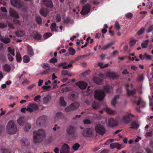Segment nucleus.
Returning <instances> with one entry per match:
<instances>
[{"label":"nucleus","mask_w":153,"mask_h":153,"mask_svg":"<svg viewBox=\"0 0 153 153\" xmlns=\"http://www.w3.org/2000/svg\"><path fill=\"white\" fill-rule=\"evenodd\" d=\"M111 87L109 85H106L104 86L103 90L96 89L95 91L94 97L96 99L100 101L102 100L105 96L104 91L106 93H109L110 91Z\"/></svg>","instance_id":"nucleus-1"},{"label":"nucleus","mask_w":153,"mask_h":153,"mask_svg":"<svg viewBox=\"0 0 153 153\" xmlns=\"http://www.w3.org/2000/svg\"><path fill=\"white\" fill-rule=\"evenodd\" d=\"M33 134V142L36 143H40L45 136L44 131L42 129L34 131Z\"/></svg>","instance_id":"nucleus-2"},{"label":"nucleus","mask_w":153,"mask_h":153,"mask_svg":"<svg viewBox=\"0 0 153 153\" xmlns=\"http://www.w3.org/2000/svg\"><path fill=\"white\" fill-rule=\"evenodd\" d=\"M7 132L9 134H14L18 131L17 127L14 122L10 120L8 123L6 127Z\"/></svg>","instance_id":"nucleus-3"},{"label":"nucleus","mask_w":153,"mask_h":153,"mask_svg":"<svg viewBox=\"0 0 153 153\" xmlns=\"http://www.w3.org/2000/svg\"><path fill=\"white\" fill-rule=\"evenodd\" d=\"M9 13L10 16L14 18L13 22L14 23L17 25H20L21 22L20 20L16 19L19 18V16L18 13L12 8L9 9Z\"/></svg>","instance_id":"nucleus-4"},{"label":"nucleus","mask_w":153,"mask_h":153,"mask_svg":"<svg viewBox=\"0 0 153 153\" xmlns=\"http://www.w3.org/2000/svg\"><path fill=\"white\" fill-rule=\"evenodd\" d=\"M95 130L97 133L102 135L105 134L106 132L105 127L103 125L100 124H98L96 126Z\"/></svg>","instance_id":"nucleus-5"},{"label":"nucleus","mask_w":153,"mask_h":153,"mask_svg":"<svg viewBox=\"0 0 153 153\" xmlns=\"http://www.w3.org/2000/svg\"><path fill=\"white\" fill-rule=\"evenodd\" d=\"M11 4L14 7L18 8H22L23 7V3L21 0H11Z\"/></svg>","instance_id":"nucleus-6"},{"label":"nucleus","mask_w":153,"mask_h":153,"mask_svg":"<svg viewBox=\"0 0 153 153\" xmlns=\"http://www.w3.org/2000/svg\"><path fill=\"white\" fill-rule=\"evenodd\" d=\"M79 106V104L78 102H75L71 104L70 106L66 108L65 111L68 112L75 109H77Z\"/></svg>","instance_id":"nucleus-7"},{"label":"nucleus","mask_w":153,"mask_h":153,"mask_svg":"<svg viewBox=\"0 0 153 153\" xmlns=\"http://www.w3.org/2000/svg\"><path fill=\"white\" fill-rule=\"evenodd\" d=\"M76 129L73 126H70L67 128L66 131L69 135L72 137H75L74 134Z\"/></svg>","instance_id":"nucleus-8"},{"label":"nucleus","mask_w":153,"mask_h":153,"mask_svg":"<svg viewBox=\"0 0 153 153\" xmlns=\"http://www.w3.org/2000/svg\"><path fill=\"white\" fill-rule=\"evenodd\" d=\"M74 62V61H72L71 62V63L68 64L67 65H67V63L66 62H64L61 63L56 66H57L59 68L62 67L64 69H67L71 68L72 66V64H73Z\"/></svg>","instance_id":"nucleus-9"},{"label":"nucleus","mask_w":153,"mask_h":153,"mask_svg":"<svg viewBox=\"0 0 153 153\" xmlns=\"http://www.w3.org/2000/svg\"><path fill=\"white\" fill-rule=\"evenodd\" d=\"M82 134L84 137H89L92 136L93 132L90 128H87L83 130Z\"/></svg>","instance_id":"nucleus-10"},{"label":"nucleus","mask_w":153,"mask_h":153,"mask_svg":"<svg viewBox=\"0 0 153 153\" xmlns=\"http://www.w3.org/2000/svg\"><path fill=\"white\" fill-rule=\"evenodd\" d=\"M91 7L88 4H86L85 6L83 7L82 10L81 12V14L82 15H85L88 14L90 11Z\"/></svg>","instance_id":"nucleus-11"},{"label":"nucleus","mask_w":153,"mask_h":153,"mask_svg":"<svg viewBox=\"0 0 153 153\" xmlns=\"http://www.w3.org/2000/svg\"><path fill=\"white\" fill-rule=\"evenodd\" d=\"M47 120V117L45 115L39 117L37 119L36 123L37 125H41Z\"/></svg>","instance_id":"nucleus-12"},{"label":"nucleus","mask_w":153,"mask_h":153,"mask_svg":"<svg viewBox=\"0 0 153 153\" xmlns=\"http://www.w3.org/2000/svg\"><path fill=\"white\" fill-rule=\"evenodd\" d=\"M107 76L112 79H116L119 77V76L116 73L111 72H108Z\"/></svg>","instance_id":"nucleus-13"},{"label":"nucleus","mask_w":153,"mask_h":153,"mask_svg":"<svg viewBox=\"0 0 153 153\" xmlns=\"http://www.w3.org/2000/svg\"><path fill=\"white\" fill-rule=\"evenodd\" d=\"M76 85L81 89H85L88 85L86 83L83 81L79 82L76 83Z\"/></svg>","instance_id":"nucleus-14"},{"label":"nucleus","mask_w":153,"mask_h":153,"mask_svg":"<svg viewBox=\"0 0 153 153\" xmlns=\"http://www.w3.org/2000/svg\"><path fill=\"white\" fill-rule=\"evenodd\" d=\"M17 122L20 126L24 125L25 123V119L24 116H21L17 120Z\"/></svg>","instance_id":"nucleus-15"},{"label":"nucleus","mask_w":153,"mask_h":153,"mask_svg":"<svg viewBox=\"0 0 153 153\" xmlns=\"http://www.w3.org/2000/svg\"><path fill=\"white\" fill-rule=\"evenodd\" d=\"M108 125L111 127L115 126H117V122L113 118H110L108 120Z\"/></svg>","instance_id":"nucleus-16"},{"label":"nucleus","mask_w":153,"mask_h":153,"mask_svg":"<svg viewBox=\"0 0 153 153\" xmlns=\"http://www.w3.org/2000/svg\"><path fill=\"white\" fill-rule=\"evenodd\" d=\"M94 82L97 84H102L103 82V80L97 77H95L93 78Z\"/></svg>","instance_id":"nucleus-17"},{"label":"nucleus","mask_w":153,"mask_h":153,"mask_svg":"<svg viewBox=\"0 0 153 153\" xmlns=\"http://www.w3.org/2000/svg\"><path fill=\"white\" fill-rule=\"evenodd\" d=\"M63 150L60 152V153H68L70 151V148L66 144H65L63 146Z\"/></svg>","instance_id":"nucleus-18"},{"label":"nucleus","mask_w":153,"mask_h":153,"mask_svg":"<svg viewBox=\"0 0 153 153\" xmlns=\"http://www.w3.org/2000/svg\"><path fill=\"white\" fill-rule=\"evenodd\" d=\"M64 117V115L63 113L60 112H57L55 116V120L59 119H62Z\"/></svg>","instance_id":"nucleus-19"},{"label":"nucleus","mask_w":153,"mask_h":153,"mask_svg":"<svg viewBox=\"0 0 153 153\" xmlns=\"http://www.w3.org/2000/svg\"><path fill=\"white\" fill-rule=\"evenodd\" d=\"M110 148L113 149L115 148H117L118 149H120L122 147H121V145L117 143H113L110 145Z\"/></svg>","instance_id":"nucleus-20"},{"label":"nucleus","mask_w":153,"mask_h":153,"mask_svg":"<svg viewBox=\"0 0 153 153\" xmlns=\"http://www.w3.org/2000/svg\"><path fill=\"white\" fill-rule=\"evenodd\" d=\"M51 99V97L49 95H47L43 99V103L45 104H48Z\"/></svg>","instance_id":"nucleus-21"},{"label":"nucleus","mask_w":153,"mask_h":153,"mask_svg":"<svg viewBox=\"0 0 153 153\" xmlns=\"http://www.w3.org/2000/svg\"><path fill=\"white\" fill-rule=\"evenodd\" d=\"M44 4H45L47 7L52 8L53 7V3L51 0H45L44 1Z\"/></svg>","instance_id":"nucleus-22"},{"label":"nucleus","mask_w":153,"mask_h":153,"mask_svg":"<svg viewBox=\"0 0 153 153\" xmlns=\"http://www.w3.org/2000/svg\"><path fill=\"white\" fill-rule=\"evenodd\" d=\"M7 60L6 55L4 53H0V62H4Z\"/></svg>","instance_id":"nucleus-23"},{"label":"nucleus","mask_w":153,"mask_h":153,"mask_svg":"<svg viewBox=\"0 0 153 153\" xmlns=\"http://www.w3.org/2000/svg\"><path fill=\"white\" fill-rule=\"evenodd\" d=\"M104 110L106 111L107 113L110 114H115L116 112V111L112 110L108 108H105Z\"/></svg>","instance_id":"nucleus-24"},{"label":"nucleus","mask_w":153,"mask_h":153,"mask_svg":"<svg viewBox=\"0 0 153 153\" xmlns=\"http://www.w3.org/2000/svg\"><path fill=\"white\" fill-rule=\"evenodd\" d=\"M33 37L35 40H38L41 39L42 36L40 33L36 32L33 33Z\"/></svg>","instance_id":"nucleus-25"},{"label":"nucleus","mask_w":153,"mask_h":153,"mask_svg":"<svg viewBox=\"0 0 153 153\" xmlns=\"http://www.w3.org/2000/svg\"><path fill=\"white\" fill-rule=\"evenodd\" d=\"M27 54L30 56H32L34 54L33 50L32 48L30 46H28L27 49Z\"/></svg>","instance_id":"nucleus-26"},{"label":"nucleus","mask_w":153,"mask_h":153,"mask_svg":"<svg viewBox=\"0 0 153 153\" xmlns=\"http://www.w3.org/2000/svg\"><path fill=\"white\" fill-rule=\"evenodd\" d=\"M59 102L60 105L63 106H66V103L64 100V97H61L59 99Z\"/></svg>","instance_id":"nucleus-27"},{"label":"nucleus","mask_w":153,"mask_h":153,"mask_svg":"<svg viewBox=\"0 0 153 153\" xmlns=\"http://www.w3.org/2000/svg\"><path fill=\"white\" fill-rule=\"evenodd\" d=\"M40 13L42 16L46 17L48 14V12L47 10L43 8L40 9Z\"/></svg>","instance_id":"nucleus-28"},{"label":"nucleus","mask_w":153,"mask_h":153,"mask_svg":"<svg viewBox=\"0 0 153 153\" xmlns=\"http://www.w3.org/2000/svg\"><path fill=\"white\" fill-rule=\"evenodd\" d=\"M21 140L23 145L25 146H28L29 145L30 143L29 141L28 140L26 139L25 138H22Z\"/></svg>","instance_id":"nucleus-29"},{"label":"nucleus","mask_w":153,"mask_h":153,"mask_svg":"<svg viewBox=\"0 0 153 153\" xmlns=\"http://www.w3.org/2000/svg\"><path fill=\"white\" fill-rule=\"evenodd\" d=\"M0 40L4 43L7 44L10 42V38L8 37H3L1 38Z\"/></svg>","instance_id":"nucleus-30"},{"label":"nucleus","mask_w":153,"mask_h":153,"mask_svg":"<svg viewBox=\"0 0 153 153\" xmlns=\"http://www.w3.org/2000/svg\"><path fill=\"white\" fill-rule=\"evenodd\" d=\"M123 120L126 123H129L131 121L129 115L124 116H123Z\"/></svg>","instance_id":"nucleus-31"},{"label":"nucleus","mask_w":153,"mask_h":153,"mask_svg":"<svg viewBox=\"0 0 153 153\" xmlns=\"http://www.w3.org/2000/svg\"><path fill=\"white\" fill-rule=\"evenodd\" d=\"M92 106L93 109L97 110L99 107V103L96 101H94L93 103Z\"/></svg>","instance_id":"nucleus-32"},{"label":"nucleus","mask_w":153,"mask_h":153,"mask_svg":"<svg viewBox=\"0 0 153 153\" xmlns=\"http://www.w3.org/2000/svg\"><path fill=\"white\" fill-rule=\"evenodd\" d=\"M15 34L18 37H21L25 35V33L23 31L20 30L16 32Z\"/></svg>","instance_id":"nucleus-33"},{"label":"nucleus","mask_w":153,"mask_h":153,"mask_svg":"<svg viewBox=\"0 0 153 153\" xmlns=\"http://www.w3.org/2000/svg\"><path fill=\"white\" fill-rule=\"evenodd\" d=\"M31 128V126L30 123H27L25 124L24 130L25 131H28Z\"/></svg>","instance_id":"nucleus-34"},{"label":"nucleus","mask_w":153,"mask_h":153,"mask_svg":"<svg viewBox=\"0 0 153 153\" xmlns=\"http://www.w3.org/2000/svg\"><path fill=\"white\" fill-rule=\"evenodd\" d=\"M131 126L130 127L131 129L137 128L139 127V126L136 122H133L131 124Z\"/></svg>","instance_id":"nucleus-35"},{"label":"nucleus","mask_w":153,"mask_h":153,"mask_svg":"<svg viewBox=\"0 0 153 153\" xmlns=\"http://www.w3.org/2000/svg\"><path fill=\"white\" fill-rule=\"evenodd\" d=\"M149 42V40H147L143 41L141 44L142 48H146L148 45Z\"/></svg>","instance_id":"nucleus-36"},{"label":"nucleus","mask_w":153,"mask_h":153,"mask_svg":"<svg viewBox=\"0 0 153 153\" xmlns=\"http://www.w3.org/2000/svg\"><path fill=\"white\" fill-rule=\"evenodd\" d=\"M136 92V90L135 89L133 90H128L127 91V95L128 96H130L132 94H135Z\"/></svg>","instance_id":"nucleus-37"},{"label":"nucleus","mask_w":153,"mask_h":153,"mask_svg":"<svg viewBox=\"0 0 153 153\" xmlns=\"http://www.w3.org/2000/svg\"><path fill=\"white\" fill-rule=\"evenodd\" d=\"M119 96L117 95L115 96L114 99L111 102V105L114 106H115L116 104L117 103V100L119 99Z\"/></svg>","instance_id":"nucleus-38"},{"label":"nucleus","mask_w":153,"mask_h":153,"mask_svg":"<svg viewBox=\"0 0 153 153\" xmlns=\"http://www.w3.org/2000/svg\"><path fill=\"white\" fill-rule=\"evenodd\" d=\"M62 75L65 76H72V74L69 73L68 71L67 70H62Z\"/></svg>","instance_id":"nucleus-39"},{"label":"nucleus","mask_w":153,"mask_h":153,"mask_svg":"<svg viewBox=\"0 0 153 153\" xmlns=\"http://www.w3.org/2000/svg\"><path fill=\"white\" fill-rule=\"evenodd\" d=\"M29 106L30 107L34 110H37L38 109V106L35 104H30L29 105Z\"/></svg>","instance_id":"nucleus-40"},{"label":"nucleus","mask_w":153,"mask_h":153,"mask_svg":"<svg viewBox=\"0 0 153 153\" xmlns=\"http://www.w3.org/2000/svg\"><path fill=\"white\" fill-rule=\"evenodd\" d=\"M114 44L113 42H111L109 44H107L105 45H104L102 48V50H106L108 49L110 47L111 45H113Z\"/></svg>","instance_id":"nucleus-41"},{"label":"nucleus","mask_w":153,"mask_h":153,"mask_svg":"<svg viewBox=\"0 0 153 153\" xmlns=\"http://www.w3.org/2000/svg\"><path fill=\"white\" fill-rule=\"evenodd\" d=\"M4 70L8 72L10 71L11 67L10 66L6 64L3 66V67Z\"/></svg>","instance_id":"nucleus-42"},{"label":"nucleus","mask_w":153,"mask_h":153,"mask_svg":"<svg viewBox=\"0 0 153 153\" xmlns=\"http://www.w3.org/2000/svg\"><path fill=\"white\" fill-rule=\"evenodd\" d=\"M16 61L18 62H20L21 61V58L20 54L18 52L16 53Z\"/></svg>","instance_id":"nucleus-43"},{"label":"nucleus","mask_w":153,"mask_h":153,"mask_svg":"<svg viewBox=\"0 0 153 153\" xmlns=\"http://www.w3.org/2000/svg\"><path fill=\"white\" fill-rule=\"evenodd\" d=\"M70 55H74L76 52L75 50L72 47L69 48L68 49Z\"/></svg>","instance_id":"nucleus-44"},{"label":"nucleus","mask_w":153,"mask_h":153,"mask_svg":"<svg viewBox=\"0 0 153 153\" xmlns=\"http://www.w3.org/2000/svg\"><path fill=\"white\" fill-rule=\"evenodd\" d=\"M23 60L24 62L28 63L30 61V59L28 56L25 55L23 56Z\"/></svg>","instance_id":"nucleus-45"},{"label":"nucleus","mask_w":153,"mask_h":153,"mask_svg":"<svg viewBox=\"0 0 153 153\" xmlns=\"http://www.w3.org/2000/svg\"><path fill=\"white\" fill-rule=\"evenodd\" d=\"M56 25L55 23H53L51 26V30L53 31L57 32V30H56Z\"/></svg>","instance_id":"nucleus-46"},{"label":"nucleus","mask_w":153,"mask_h":153,"mask_svg":"<svg viewBox=\"0 0 153 153\" xmlns=\"http://www.w3.org/2000/svg\"><path fill=\"white\" fill-rule=\"evenodd\" d=\"M36 20L37 23L40 25L42 24V19L41 17L39 16H37L36 17Z\"/></svg>","instance_id":"nucleus-47"},{"label":"nucleus","mask_w":153,"mask_h":153,"mask_svg":"<svg viewBox=\"0 0 153 153\" xmlns=\"http://www.w3.org/2000/svg\"><path fill=\"white\" fill-rule=\"evenodd\" d=\"M145 28L144 27H142L137 32V34L139 35L142 34L144 32Z\"/></svg>","instance_id":"nucleus-48"},{"label":"nucleus","mask_w":153,"mask_h":153,"mask_svg":"<svg viewBox=\"0 0 153 153\" xmlns=\"http://www.w3.org/2000/svg\"><path fill=\"white\" fill-rule=\"evenodd\" d=\"M8 51L9 52L10 54H11L13 56H14L15 55V53H14V49H12L11 47H8Z\"/></svg>","instance_id":"nucleus-49"},{"label":"nucleus","mask_w":153,"mask_h":153,"mask_svg":"<svg viewBox=\"0 0 153 153\" xmlns=\"http://www.w3.org/2000/svg\"><path fill=\"white\" fill-rule=\"evenodd\" d=\"M80 146V145L78 143H75L73 146V148L75 150H77Z\"/></svg>","instance_id":"nucleus-50"},{"label":"nucleus","mask_w":153,"mask_h":153,"mask_svg":"<svg viewBox=\"0 0 153 153\" xmlns=\"http://www.w3.org/2000/svg\"><path fill=\"white\" fill-rule=\"evenodd\" d=\"M115 27L118 30H119L121 29L120 25L118 22H116L114 24Z\"/></svg>","instance_id":"nucleus-51"},{"label":"nucleus","mask_w":153,"mask_h":153,"mask_svg":"<svg viewBox=\"0 0 153 153\" xmlns=\"http://www.w3.org/2000/svg\"><path fill=\"white\" fill-rule=\"evenodd\" d=\"M7 17V14L6 13H0V18L3 19L6 18Z\"/></svg>","instance_id":"nucleus-52"},{"label":"nucleus","mask_w":153,"mask_h":153,"mask_svg":"<svg viewBox=\"0 0 153 153\" xmlns=\"http://www.w3.org/2000/svg\"><path fill=\"white\" fill-rule=\"evenodd\" d=\"M50 68H49L46 70H45L43 71L42 73L40 74L41 75H44L47 74H48V73H49L50 71Z\"/></svg>","instance_id":"nucleus-53"},{"label":"nucleus","mask_w":153,"mask_h":153,"mask_svg":"<svg viewBox=\"0 0 153 153\" xmlns=\"http://www.w3.org/2000/svg\"><path fill=\"white\" fill-rule=\"evenodd\" d=\"M1 151L3 153H10L11 152L10 150V149H2Z\"/></svg>","instance_id":"nucleus-54"},{"label":"nucleus","mask_w":153,"mask_h":153,"mask_svg":"<svg viewBox=\"0 0 153 153\" xmlns=\"http://www.w3.org/2000/svg\"><path fill=\"white\" fill-rule=\"evenodd\" d=\"M52 35V34L49 33H45L44 35V38L45 39H47Z\"/></svg>","instance_id":"nucleus-55"},{"label":"nucleus","mask_w":153,"mask_h":153,"mask_svg":"<svg viewBox=\"0 0 153 153\" xmlns=\"http://www.w3.org/2000/svg\"><path fill=\"white\" fill-rule=\"evenodd\" d=\"M57 59L56 58H53L50 61V62L51 63H54L57 62Z\"/></svg>","instance_id":"nucleus-56"},{"label":"nucleus","mask_w":153,"mask_h":153,"mask_svg":"<svg viewBox=\"0 0 153 153\" xmlns=\"http://www.w3.org/2000/svg\"><path fill=\"white\" fill-rule=\"evenodd\" d=\"M144 59H146L147 60H150L151 59V56L147 54V53H146L144 54Z\"/></svg>","instance_id":"nucleus-57"},{"label":"nucleus","mask_w":153,"mask_h":153,"mask_svg":"<svg viewBox=\"0 0 153 153\" xmlns=\"http://www.w3.org/2000/svg\"><path fill=\"white\" fill-rule=\"evenodd\" d=\"M90 72V70H87L85 71L84 72L82 73L81 75H80V76H82V75L84 76H86Z\"/></svg>","instance_id":"nucleus-58"},{"label":"nucleus","mask_w":153,"mask_h":153,"mask_svg":"<svg viewBox=\"0 0 153 153\" xmlns=\"http://www.w3.org/2000/svg\"><path fill=\"white\" fill-rule=\"evenodd\" d=\"M7 56L8 59L10 61L12 62L13 61V58L10 53H8L7 55Z\"/></svg>","instance_id":"nucleus-59"},{"label":"nucleus","mask_w":153,"mask_h":153,"mask_svg":"<svg viewBox=\"0 0 153 153\" xmlns=\"http://www.w3.org/2000/svg\"><path fill=\"white\" fill-rule=\"evenodd\" d=\"M136 43V41L134 39H133L129 42V44L131 46H133L135 45Z\"/></svg>","instance_id":"nucleus-60"},{"label":"nucleus","mask_w":153,"mask_h":153,"mask_svg":"<svg viewBox=\"0 0 153 153\" xmlns=\"http://www.w3.org/2000/svg\"><path fill=\"white\" fill-rule=\"evenodd\" d=\"M125 16L127 18H131L132 17L133 14L130 13H128L125 15Z\"/></svg>","instance_id":"nucleus-61"},{"label":"nucleus","mask_w":153,"mask_h":153,"mask_svg":"<svg viewBox=\"0 0 153 153\" xmlns=\"http://www.w3.org/2000/svg\"><path fill=\"white\" fill-rule=\"evenodd\" d=\"M40 98L41 96L40 95H37L34 97V100L36 102H37L38 100L40 101Z\"/></svg>","instance_id":"nucleus-62"},{"label":"nucleus","mask_w":153,"mask_h":153,"mask_svg":"<svg viewBox=\"0 0 153 153\" xmlns=\"http://www.w3.org/2000/svg\"><path fill=\"white\" fill-rule=\"evenodd\" d=\"M84 123L85 124H90L91 122V121L89 119H85L83 121Z\"/></svg>","instance_id":"nucleus-63"},{"label":"nucleus","mask_w":153,"mask_h":153,"mask_svg":"<svg viewBox=\"0 0 153 153\" xmlns=\"http://www.w3.org/2000/svg\"><path fill=\"white\" fill-rule=\"evenodd\" d=\"M153 30V25H152L150 26L148 29L147 30V32L148 33H149L151 32L152 30Z\"/></svg>","instance_id":"nucleus-64"}]
</instances>
